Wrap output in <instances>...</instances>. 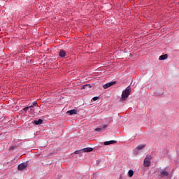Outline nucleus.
I'll return each mask as SVG.
<instances>
[{"mask_svg":"<svg viewBox=\"0 0 179 179\" xmlns=\"http://www.w3.org/2000/svg\"><path fill=\"white\" fill-rule=\"evenodd\" d=\"M34 122L35 125H40L43 124V120L39 119L38 120H34Z\"/></svg>","mask_w":179,"mask_h":179,"instance_id":"13","label":"nucleus"},{"mask_svg":"<svg viewBox=\"0 0 179 179\" xmlns=\"http://www.w3.org/2000/svg\"><path fill=\"white\" fill-rule=\"evenodd\" d=\"M167 58H169V55L167 54H165V55H161L159 57V61H164V59H167Z\"/></svg>","mask_w":179,"mask_h":179,"instance_id":"10","label":"nucleus"},{"mask_svg":"<svg viewBox=\"0 0 179 179\" xmlns=\"http://www.w3.org/2000/svg\"><path fill=\"white\" fill-rule=\"evenodd\" d=\"M10 149H14V147H11V148H10Z\"/></svg>","mask_w":179,"mask_h":179,"instance_id":"21","label":"nucleus"},{"mask_svg":"<svg viewBox=\"0 0 179 179\" xmlns=\"http://www.w3.org/2000/svg\"><path fill=\"white\" fill-rule=\"evenodd\" d=\"M29 107H31V111H33V107H37V102L34 101Z\"/></svg>","mask_w":179,"mask_h":179,"instance_id":"15","label":"nucleus"},{"mask_svg":"<svg viewBox=\"0 0 179 179\" xmlns=\"http://www.w3.org/2000/svg\"><path fill=\"white\" fill-rule=\"evenodd\" d=\"M129 94H131V87L128 86L122 92V100H125V99H128V97H129Z\"/></svg>","mask_w":179,"mask_h":179,"instance_id":"1","label":"nucleus"},{"mask_svg":"<svg viewBox=\"0 0 179 179\" xmlns=\"http://www.w3.org/2000/svg\"><path fill=\"white\" fill-rule=\"evenodd\" d=\"M18 170H25V169H27V164L26 163H22L18 165L17 166Z\"/></svg>","mask_w":179,"mask_h":179,"instance_id":"5","label":"nucleus"},{"mask_svg":"<svg viewBox=\"0 0 179 179\" xmlns=\"http://www.w3.org/2000/svg\"><path fill=\"white\" fill-rule=\"evenodd\" d=\"M29 108H30V110H31V108L30 106H27L25 108H23L24 111H27V110H29Z\"/></svg>","mask_w":179,"mask_h":179,"instance_id":"19","label":"nucleus"},{"mask_svg":"<svg viewBox=\"0 0 179 179\" xmlns=\"http://www.w3.org/2000/svg\"><path fill=\"white\" fill-rule=\"evenodd\" d=\"M107 127H108V125L105 124L103 127L96 128L94 131H96L97 132H101V131H103V129L104 131Z\"/></svg>","mask_w":179,"mask_h":179,"instance_id":"7","label":"nucleus"},{"mask_svg":"<svg viewBox=\"0 0 179 179\" xmlns=\"http://www.w3.org/2000/svg\"><path fill=\"white\" fill-rule=\"evenodd\" d=\"M83 149H81L80 150H76L74 152L75 155H82L83 153Z\"/></svg>","mask_w":179,"mask_h":179,"instance_id":"16","label":"nucleus"},{"mask_svg":"<svg viewBox=\"0 0 179 179\" xmlns=\"http://www.w3.org/2000/svg\"><path fill=\"white\" fill-rule=\"evenodd\" d=\"M129 177H132L134 176V170L130 169L128 172Z\"/></svg>","mask_w":179,"mask_h":179,"instance_id":"17","label":"nucleus"},{"mask_svg":"<svg viewBox=\"0 0 179 179\" xmlns=\"http://www.w3.org/2000/svg\"><path fill=\"white\" fill-rule=\"evenodd\" d=\"M114 143H117V141H105L103 143V145H114Z\"/></svg>","mask_w":179,"mask_h":179,"instance_id":"8","label":"nucleus"},{"mask_svg":"<svg viewBox=\"0 0 179 179\" xmlns=\"http://www.w3.org/2000/svg\"><path fill=\"white\" fill-rule=\"evenodd\" d=\"M67 114H69V115H73V114H78V110L76 109L70 110L67 111Z\"/></svg>","mask_w":179,"mask_h":179,"instance_id":"9","label":"nucleus"},{"mask_svg":"<svg viewBox=\"0 0 179 179\" xmlns=\"http://www.w3.org/2000/svg\"><path fill=\"white\" fill-rule=\"evenodd\" d=\"M86 87L90 88V87H92V86H91L90 85H83V86L81 87V89H86Z\"/></svg>","mask_w":179,"mask_h":179,"instance_id":"18","label":"nucleus"},{"mask_svg":"<svg viewBox=\"0 0 179 179\" xmlns=\"http://www.w3.org/2000/svg\"><path fill=\"white\" fill-rule=\"evenodd\" d=\"M150 160H152V155H147L144 159V167L150 166Z\"/></svg>","mask_w":179,"mask_h":179,"instance_id":"2","label":"nucleus"},{"mask_svg":"<svg viewBox=\"0 0 179 179\" xmlns=\"http://www.w3.org/2000/svg\"><path fill=\"white\" fill-rule=\"evenodd\" d=\"M114 85H115V81L106 83V84L103 85V89H108V87H110V86H113Z\"/></svg>","mask_w":179,"mask_h":179,"instance_id":"6","label":"nucleus"},{"mask_svg":"<svg viewBox=\"0 0 179 179\" xmlns=\"http://www.w3.org/2000/svg\"><path fill=\"white\" fill-rule=\"evenodd\" d=\"M59 55L62 58H64V57H65V55H66V53L65 52V51L64 50H60Z\"/></svg>","mask_w":179,"mask_h":179,"instance_id":"11","label":"nucleus"},{"mask_svg":"<svg viewBox=\"0 0 179 179\" xmlns=\"http://www.w3.org/2000/svg\"><path fill=\"white\" fill-rule=\"evenodd\" d=\"M146 146L145 145H140L136 148V149L134 150V154L135 156H137V155H139V150H142Z\"/></svg>","mask_w":179,"mask_h":179,"instance_id":"3","label":"nucleus"},{"mask_svg":"<svg viewBox=\"0 0 179 179\" xmlns=\"http://www.w3.org/2000/svg\"><path fill=\"white\" fill-rule=\"evenodd\" d=\"M160 176L162 178L167 177V176H169V170H167V169H165L163 171H160Z\"/></svg>","mask_w":179,"mask_h":179,"instance_id":"4","label":"nucleus"},{"mask_svg":"<svg viewBox=\"0 0 179 179\" xmlns=\"http://www.w3.org/2000/svg\"><path fill=\"white\" fill-rule=\"evenodd\" d=\"M55 179H59V178H56Z\"/></svg>","mask_w":179,"mask_h":179,"instance_id":"22","label":"nucleus"},{"mask_svg":"<svg viewBox=\"0 0 179 179\" xmlns=\"http://www.w3.org/2000/svg\"><path fill=\"white\" fill-rule=\"evenodd\" d=\"M92 100H93V101H96L99 100V96H94V97H93V98H92Z\"/></svg>","mask_w":179,"mask_h":179,"instance_id":"20","label":"nucleus"},{"mask_svg":"<svg viewBox=\"0 0 179 179\" xmlns=\"http://www.w3.org/2000/svg\"><path fill=\"white\" fill-rule=\"evenodd\" d=\"M155 94H156L157 96H163V94H164L163 90H157V91L155 92Z\"/></svg>","mask_w":179,"mask_h":179,"instance_id":"12","label":"nucleus"},{"mask_svg":"<svg viewBox=\"0 0 179 179\" xmlns=\"http://www.w3.org/2000/svg\"><path fill=\"white\" fill-rule=\"evenodd\" d=\"M83 152H93V148L89 147V148L83 149Z\"/></svg>","mask_w":179,"mask_h":179,"instance_id":"14","label":"nucleus"}]
</instances>
